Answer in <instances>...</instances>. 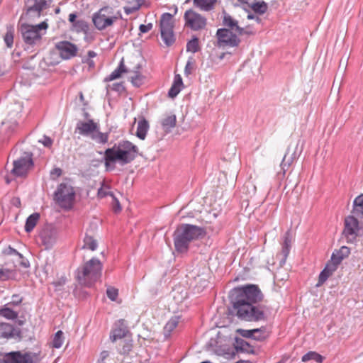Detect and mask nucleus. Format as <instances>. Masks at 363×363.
Masks as SVG:
<instances>
[{"instance_id":"27","label":"nucleus","mask_w":363,"mask_h":363,"mask_svg":"<svg viewBox=\"0 0 363 363\" xmlns=\"http://www.w3.org/2000/svg\"><path fill=\"white\" fill-rule=\"evenodd\" d=\"M123 72H128V71L125 69V67L123 63V60H122L120 62L119 66L115 70H113L108 76L105 77L104 82H108L118 79L121 76V74Z\"/></svg>"},{"instance_id":"32","label":"nucleus","mask_w":363,"mask_h":363,"mask_svg":"<svg viewBox=\"0 0 363 363\" xmlns=\"http://www.w3.org/2000/svg\"><path fill=\"white\" fill-rule=\"evenodd\" d=\"M179 318V316H174L166 323L164 328L165 337L169 336L172 331L178 325Z\"/></svg>"},{"instance_id":"44","label":"nucleus","mask_w":363,"mask_h":363,"mask_svg":"<svg viewBox=\"0 0 363 363\" xmlns=\"http://www.w3.org/2000/svg\"><path fill=\"white\" fill-rule=\"evenodd\" d=\"M97 195L99 198H104L107 196H110L111 197L114 196L112 192L110 191V186L108 185L102 184L101 186L99 189Z\"/></svg>"},{"instance_id":"22","label":"nucleus","mask_w":363,"mask_h":363,"mask_svg":"<svg viewBox=\"0 0 363 363\" xmlns=\"http://www.w3.org/2000/svg\"><path fill=\"white\" fill-rule=\"evenodd\" d=\"M127 328L124 324L123 320H119L115 325V328L113 329L110 338L113 342L116 341L117 340L122 339L124 337L127 333Z\"/></svg>"},{"instance_id":"23","label":"nucleus","mask_w":363,"mask_h":363,"mask_svg":"<svg viewBox=\"0 0 363 363\" xmlns=\"http://www.w3.org/2000/svg\"><path fill=\"white\" fill-rule=\"evenodd\" d=\"M182 78L179 74H176L174 78L173 84L168 92L169 96L171 98H174L182 91Z\"/></svg>"},{"instance_id":"6","label":"nucleus","mask_w":363,"mask_h":363,"mask_svg":"<svg viewBox=\"0 0 363 363\" xmlns=\"http://www.w3.org/2000/svg\"><path fill=\"white\" fill-rule=\"evenodd\" d=\"M75 196L73 186L67 182L60 183L54 194L56 203L64 209H70L73 206Z\"/></svg>"},{"instance_id":"41","label":"nucleus","mask_w":363,"mask_h":363,"mask_svg":"<svg viewBox=\"0 0 363 363\" xmlns=\"http://www.w3.org/2000/svg\"><path fill=\"white\" fill-rule=\"evenodd\" d=\"M291 249V239L289 236V233L284 237V240L282 245L281 255H283L284 261L286 260Z\"/></svg>"},{"instance_id":"48","label":"nucleus","mask_w":363,"mask_h":363,"mask_svg":"<svg viewBox=\"0 0 363 363\" xmlns=\"http://www.w3.org/2000/svg\"><path fill=\"white\" fill-rule=\"evenodd\" d=\"M88 58L86 60H83V62H86L88 64L89 68L92 69L95 66V63L93 61L92 58L96 56V53L93 50H89L88 52Z\"/></svg>"},{"instance_id":"43","label":"nucleus","mask_w":363,"mask_h":363,"mask_svg":"<svg viewBox=\"0 0 363 363\" xmlns=\"http://www.w3.org/2000/svg\"><path fill=\"white\" fill-rule=\"evenodd\" d=\"M64 342L63 333L61 330L57 331L53 337L52 347L55 348H60Z\"/></svg>"},{"instance_id":"20","label":"nucleus","mask_w":363,"mask_h":363,"mask_svg":"<svg viewBox=\"0 0 363 363\" xmlns=\"http://www.w3.org/2000/svg\"><path fill=\"white\" fill-rule=\"evenodd\" d=\"M223 24L227 29L235 31L240 35L244 33V28L239 26L238 21L226 13H223Z\"/></svg>"},{"instance_id":"12","label":"nucleus","mask_w":363,"mask_h":363,"mask_svg":"<svg viewBox=\"0 0 363 363\" xmlns=\"http://www.w3.org/2000/svg\"><path fill=\"white\" fill-rule=\"evenodd\" d=\"M57 230L52 225H46L42 229L39 238L46 250L51 249L57 240Z\"/></svg>"},{"instance_id":"58","label":"nucleus","mask_w":363,"mask_h":363,"mask_svg":"<svg viewBox=\"0 0 363 363\" xmlns=\"http://www.w3.org/2000/svg\"><path fill=\"white\" fill-rule=\"evenodd\" d=\"M109 353L108 351H103L100 354V358L97 363H106L105 360L108 357Z\"/></svg>"},{"instance_id":"34","label":"nucleus","mask_w":363,"mask_h":363,"mask_svg":"<svg viewBox=\"0 0 363 363\" xmlns=\"http://www.w3.org/2000/svg\"><path fill=\"white\" fill-rule=\"evenodd\" d=\"M323 359L324 358L322 355L314 351H310L307 352L301 358V360L303 362H306L310 360H313L317 363H322Z\"/></svg>"},{"instance_id":"4","label":"nucleus","mask_w":363,"mask_h":363,"mask_svg":"<svg viewBox=\"0 0 363 363\" xmlns=\"http://www.w3.org/2000/svg\"><path fill=\"white\" fill-rule=\"evenodd\" d=\"M75 132L89 138L99 144H105L108 140V133H101L99 124L91 119L87 121H79L77 123Z\"/></svg>"},{"instance_id":"7","label":"nucleus","mask_w":363,"mask_h":363,"mask_svg":"<svg viewBox=\"0 0 363 363\" xmlns=\"http://www.w3.org/2000/svg\"><path fill=\"white\" fill-rule=\"evenodd\" d=\"M48 23L42 22L38 25L23 24L20 30L24 42L28 45H36L41 40V38L46 33Z\"/></svg>"},{"instance_id":"39","label":"nucleus","mask_w":363,"mask_h":363,"mask_svg":"<svg viewBox=\"0 0 363 363\" xmlns=\"http://www.w3.org/2000/svg\"><path fill=\"white\" fill-rule=\"evenodd\" d=\"M200 49L199 38L194 36L191 40L186 43V51L196 53Z\"/></svg>"},{"instance_id":"17","label":"nucleus","mask_w":363,"mask_h":363,"mask_svg":"<svg viewBox=\"0 0 363 363\" xmlns=\"http://www.w3.org/2000/svg\"><path fill=\"white\" fill-rule=\"evenodd\" d=\"M21 337V330L14 328L12 325L0 322V339H20Z\"/></svg>"},{"instance_id":"31","label":"nucleus","mask_w":363,"mask_h":363,"mask_svg":"<svg viewBox=\"0 0 363 363\" xmlns=\"http://www.w3.org/2000/svg\"><path fill=\"white\" fill-rule=\"evenodd\" d=\"M40 218V214L34 213L29 216L26 221L25 230L27 233H30L35 227L38 220Z\"/></svg>"},{"instance_id":"52","label":"nucleus","mask_w":363,"mask_h":363,"mask_svg":"<svg viewBox=\"0 0 363 363\" xmlns=\"http://www.w3.org/2000/svg\"><path fill=\"white\" fill-rule=\"evenodd\" d=\"M52 142V140L46 135H44L42 139L39 140V143L43 144V145L47 147H50Z\"/></svg>"},{"instance_id":"19","label":"nucleus","mask_w":363,"mask_h":363,"mask_svg":"<svg viewBox=\"0 0 363 363\" xmlns=\"http://www.w3.org/2000/svg\"><path fill=\"white\" fill-rule=\"evenodd\" d=\"M174 242L176 250L180 253L186 252L191 242L189 239L184 236L179 228L174 233Z\"/></svg>"},{"instance_id":"54","label":"nucleus","mask_w":363,"mask_h":363,"mask_svg":"<svg viewBox=\"0 0 363 363\" xmlns=\"http://www.w3.org/2000/svg\"><path fill=\"white\" fill-rule=\"evenodd\" d=\"M22 301V298H21L18 295H13L12 296V301L9 303H11V306H18Z\"/></svg>"},{"instance_id":"25","label":"nucleus","mask_w":363,"mask_h":363,"mask_svg":"<svg viewBox=\"0 0 363 363\" xmlns=\"http://www.w3.org/2000/svg\"><path fill=\"white\" fill-rule=\"evenodd\" d=\"M149 123L145 118H141L137 124L136 136L140 140H145L149 130Z\"/></svg>"},{"instance_id":"37","label":"nucleus","mask_w":363,"mask_h":363,"mask_svg":"<svg viewBox=\"0 0 363 363\" xmlns=\"http://www.w3.org/2000/svg\"><path fill=\"white\" fill-rule=\"evenodd\" d=\"M48 0H34V4L30 6L28 11H35L40 13L48 7Z\"/></svg>"},{"instance_id":"18","label":"nucleus","mask_w":363,"mask_h":363,"mask_svg":"<svg viewBox=\"0 0 363 363\" xmlns=\"http://www.w3.org/2000/svg\"><path fill=\"white\" fill-rule=\"evenodd\" d=\"M238 331H240L242 337L252 338L255 340H263L268 337V333L264 327L252 330L240 329Z\"/></svg>"},{"instance_id":"60","label":"nucleus","mask_w":363,"mask_h":363,"mask_svg":"<svg viewBox=\"0 0 363 363\" xmlns=\"http://www.w3.org/2000/svg\"><path fill=\"white\" fill-rule=\"evenodd\" d=\"M256 0H238L240 4L250 6Z\"/></svg>"},{"instance_id":"16","label":"nucleus","mask_w":363,"mask_h":363,"mask_svg":"<svg viewBox=\"0 0 363 363\" xmlns=\"http://www.w3.org/2000/svg\"><path fill=\"white\" fill-rule=\"evenodd\" d=\"M3 360L4 363H33V357L29 353L19 351L5 354Z\"/></svg>"},{"instance_id":"28","label":"nucleus","mask_w":363,"mask_h":363,"mask_svg":"<svg viewBox=\"0 0 363 363\" xmlns=\"http://www.w3.org/2000/svg\"><path fill=\"white\" fill-rule=\"evenodd\" d=\"M177 123L176 116L171 114L165 116L161 121L163 129L169 133L175 127Z\"/></svg>"},{"instance_id":"55","label":"nucleus","mask_w":363,"mask_h":363,"mask_svg":"<svg viewBox=\"0 0 363 363\" xmlns=\"http://www.w3.org/2000/svg\"><path fill=\"white\" fill-rule=\"evenodd\" d=\"M131 349H132V344L128 342H125L124 343V345L123 346V348L121 350V353L127 354L131 350Z\"/></svg>"},{"instance_id":"29","label":"nucleus","mask_w":363,"mask_h":363,"mask_svg":"<svg viewBox=\"0 0 363 363\" xmlns=\"http://www.w3.org/2000/svg\"><path fill=\"white\" fill-rule=\"evenodd\" d=\"M352 213L357 217H363V194L354 200Z\"/></svg>"},{"instance_id":"3","label":"nucleus","mask_w":363,"mask_h":363,"mask_svg":"<svg viewBox=\"0 0 363 363\" xmlns=\"http://www.w3.org/2000/svg\"><path fill=\"white\" fill-rule=\"evenodd\" d=\"M102 268V263L99 259H91L77 269L76 277L79 283L85 286H91L101 278Z\"/></svg>"},{"instance_id":"45","label":"nucleus","mask_w":363,"mask_h":363,"mask_svg":"<svg viewBox=\"0 0 363 363\" xmlns=\"http://www.w3.org/2000/svg\"><path fill=\"white\" fill-rule=\"evenodd\" d=\"M242 189L245 193L250 196H254L257 191V187L252 182H247Z\"/></svg>"},{"instance_id":"14","label":"nucleus","mask_w":363,"mask_h":363,"mask_svg":"<svg viewBox=\"0 0 363 363\" xmlns=\"http://www.w3.org/2000/svg\"><path fill=\"white\" fill-rule=\"evenodd\" d=\"M23 106L21 104H15L12 108L10 110L9 114V118L2 123V125L4 128H11L13 130L15 127L18 125V121L21 118V111Z\"/></svg>"},{"instance_id":"1","label":"nucleus","mask_w":363,"mask_h":363,"mask_svg":"<svg viewBox=\"0 0 363 363\" xmlns=\"http://www.w3.org/2000/svg\"><path fill=\"white\" fill-rule=\"evenodd\" d=\"M262 298L261 291L255 285H247L239 289L233 303L237 316L246 321L266 320L267 307L264 305H257Z\"/></svg>"},{"instance_id":"40","label":"nucleus","mask_w":363,"mask_h":363,"mask_svg":"<svg viewBox=\"0 0 363 363\" xmlns=\"http://www.w3.org/2000/svg\"><path fill=\"white\" fill-rule=\"evenodd\" d=\"M83 248L94 251L97 248V242L91 235H86L84 239Z\"/></svg>"},{"instance_id":"13","label":"nucleus","mask_w":363,"mask_h":363,"mask_svg":"<svg viewBox=\"0 0 363 363\" xmlns=\"http://www.w3.org/2000/svg\"><path fill=\"white\" fill-rule=\"evenodd\" d=\"M55 47L63 60H69L75 57L78 51L76 45L66 40L57 42Z\"/></svg>"},{"instance_id":"49","label":"nucleus","mask_w":363,"mask_h":363,"mask_svg":"<svg viewBox=\"0 0 363 363\" xmlns=\"http://www.w3.org/2000/svg\"><path fill=\"white\" fill-rule=\"evenodd\" d=\"M72 27L76 31L79 32L86 28V24L85 21L79 20L74 22V23L72 24Z\"/></svg>"},{"instance_id":"15","label":"nucleus","mask_w":363,"mask_h":363,"mask_svg":"<svg viewBox=\"0 0 363 363\" xmlns=\"http://www.w3.org/2000/svg\"><path fill=\"white\" fill-rule=\"evenodd\" d=\"M179 230L184 234V236L191 242L200 237L205 235V230L203 228L190 224H183L179 228Z\"/></svg>"},{"instance_id":"2","label":"nucleus","mask_w":363,"mask_h":363,"mask_svg":"<svg viewBox=\"0 0 363 363\" xmlns=\"http://www.w3.org/2000/svg\"><path fill=\"white\" fill-rule=\"evenodd\" d=\"M138 147L128 140H121L104 152V163L107 170L113 169L118 164L124 166L137 157Z\"/></svg>"},{"instance_id":"38","label":"nucleus","mask_w":363,"mask_h":363,"mask_svg":"<svg viewBox=\"0 0 363 363\" xmlns=\"http://www.w3.org/2000/svg\"><path fill=\"white\" fill-rule=\"evenodd\" d=\"M250 7L257 13L263 14L267 10V4L262 1H254Z\"/></svg>"},{"instance_id":"11","label":"nucleus","mask_w":363,"mask_h":363,"mask_svg":"<svg viewBox=\"0 0 363 363\" xmlns=\"http://www.w3.org/2000/svg\"><path fill=\"white\" fill-rule=\"evenodd\" d=\"M218 45L220 47H236L240 43V39L232 30L227 28H220L217 30Z\"/></svg>"},{"instance_id":"30","label":"nucleus","mask_w":363,"mask_h":363,"mask_svg":"<svg viewBox=\"0 0 363 363\" xmlns=\"http://www.w3.org/2000/svg\"><path fill=\"white\" fill-rule=\"evenodd\" d=\"M18 313L11 308V303L5 304L0 309V315L8 320H14L18 317Z\"/></svg>"},{"instance_id":"35","label":"nucleus","mask_w":363,"mask_h":363,"mask_svg":"<svg viewBox=\"0 0 363 363\" xmlns=\"http://www.w3.org/2000/svg\"><path fill=\"white\" fill-rule=\"evenodd\" d=\"M289 150H288L287 152L285 154L281 164V169L284 171V174L297 157L296 151H294L291 156H288Z\"/></svg>"},{"instance_id":"24","label":"nucleus","mask_w":363,"mask_h":363,"mask_svg":"<svg viewBox=\"0 0 363 363\" xmlns=\"http://www.w3.org/2000/svg\"><path fill=\"white\" fill-rule=\"evenodd\" d=\"M336 269L337 267H335V264H333L330 262L328 263L325 267V269L320 273L318 281L316 284V286H320L333 274V272L336 270Z\"/></svg>"},{"instance_id":"62","label":"nucleus","mask_w":363,"mask_h":363,"mask_svg":"<svg viewBox=\"0 0 363 363\" xmlns=\"http://www.w3.org/2000/svg\"><path fill=\"white\" fill-rule=\"evenodd\" d=\"M248 19H255L257 23H259L261 21V19L257 16H255L254 14H248L247 15Z\"/></svg>"},{"instance_id":"46","label":"nucleus","mask_w":363,"mask_h":363,"mask_svg":"<svg viewBox=\"0 0 363 363\" xmlns=\"http://www.w3.org/2000/svg\"><path fill=\"white\" fill-rule=\"evenodd\" d=\"M14 273L12 270L5 268H0V280L6 281L12 279Z\"/></svg>"},{"instance_id":"64","label":"nucleus","mask_w":363,"mask_h":363,"mask_svg":"<svg viewBox=\"0 0 363 363\" xmlns=\"http://www.w3.org/2000/svg\"><path fill=\"white\" fill-rule=\"evenodd\" d=\"M253 33H254V32L251 29L247 28H244V33H242V35H244V34L252 35Z\"/></svg>"},{"instance_id":"59","label":"nucleus","mask_w":363,"mask_h":363,"mask_svg":"<svg viewBox=\"0 0 363 363\" xmlns=\"http://www.w3.org/2000/svg\"><path fill=\"white\" fill-rule=\"evenodd\" d=\"M113 90L116 91H121L123 90L124 87L122 85V84L121 83H114L113 84V88H112Z\"/></svg>"},{"instance_id":"10","label":"nucleus","mask_w":363,"mask_h":363,"mask_svg":"<svg viewBox=\"0 0 363 363\" xmlns=\"http://www.w3.org/2000/svg\"><path fill=\"white\" fill-rule=\"evenodd\" d=\"M184 18L185 26L193 30H202L206 27V18L192 9L186 11Z\"/></svg>"},{"instance_id":"21","label":"nucleus","mask_w":363,"mask_h":363,"mask_svg":"<svg viewBox=\"0 0 363 363\" xmlns=\"http://www.w3.org/2000/svg\"><path fill=\"white\" fill-rule=\"evenodd\" d=\"M350 254V249L347 246H342L338 250L333 252L330 263L335 264V267L341 263V262Z\"/></svg>"},{"instance_id":"51","label":"nucleus","mask_w":363,"mask_h":363,"mask_svg":"<svg viewBox=\"0 0 363 363\" xmlns=\"http://www.w3.org/2000/svg\"><path fill=\"white\" fill-rule=\"evenodd\" d=\"M4 41L8 48H11L13 43V34L8 32L4 37Z\"/></svg>"},{"instance_id":"5","label":"nucleus","mask_w":363,"mask_h":363,"mask_svg":"<svg viewBox=\"0 0 363 363\" xmlns=\"http://www.w3.org/2000/svg\"><path fill=\"white\" fill-rule=\"evenodd\" d=\"M121 18V13L118 10L111 6H104L94 13L92 21L95 27L102 30L112 26Z\"/></svg>"},{"instance_id":"33","label":"nucleus","mask_w":363,"mask_h":363,"mask_svg":"<svg viewBox=\"0 0 363 363\" xmlns=\"http://www.w3.org/2000/svg\"><path fill=\"white\" fill-rule=\"evenodd\" d=\"M216 0H194V4L203 11L211 10Z\"/></svg>"},{"instance_id":"47","label":"nucleus","mask_w":363,"mask_h":363,"mask_svg":"<svg viewBox=\"0 0 363 363\" xmlns=\"http://www.w3.org/2000/svg\"><path fill=\"white\" fill-rule=\"evenodd\" d=\"M106 294H107L108 298L110 300L114 301L116 300V298L118 297V291L117 289H116L114 287L109 286L106 289Z\"/></svg>"},{"instance_id":"9","label":"nucleus","mask_w":363,"mask_h":363,"mask_svg":"<svg viewBox=\"0 0 363 363\" xmlns=\"http://www.w3.org/2000/svg\"><path fill=\"white\" fill-rule=\"evenodd\" d=\"M356 217L357 216L353 214L345 218L343 234L349 242H353L356 240L359 230L362 229L359 220Z\"/></svg>"},{"instance_id":"8","label":"nucleus","mask_w":363,"mask_h":363,"mask_svg":"<svg viewBox=\"0 0 363 363\" xmlns=\"http://www.w3.org/2000/svg\"><path fill=\"white\" fill-rule=\"evenodd\" d=\"M13 167L11 173L16 177H22L27 174L28 170L33 166L32 154L24 152L23 155L13 161Z\"/></svg>"},{"instance_id":"56","label":"nucleus","mask_w":363,"mask_h":363,"mask_svg":"<svg viewBox=\"0 0 363 363\" xmlns=\"http://www.w3.org/2000/svg\"><path fill=\"white\" fill-rule=\"evenodd\" d=\"M112 199H113L112 205H113V208L114 211L116 212L121 211V206L120 205L119 201L115 196H113Z\"/></svg>"},{"instance_id":"36","label":"nucleus","mask_w":363,"mask_h":363,"mask_svg":"<svg viewBox=\"0 0 363 363\" xmlns=\"http://www.w3.org/2000/svg\"><path fill=\"white\" fill-rule=\"evenodd\" d=\"M160 32L162 40L167 45L173 44L175 40L173 30H161Z\"/></svg>"},{"instance_id":"61","label":"nucleus","mask_w":363,"mask_h":363,"mask_svg":"<svg viewBox=\"0 0 363 363\" xmlns=\"http://www.w3.org/2000/svg\"><path fill=\"white\" fill-rule=\"evenodd\" d=\"M76 18H77V15L75 13H70L69 15V22L72 23V24H74V22L77 21H76Z\"/></svg>"},{"instance_id":"26","label":"nucleus","mask_w":363,"mask_h":363,"mask_svg":"<svg viewBox=\"0 0 363 363\" xmlns=\"http://www.w3.org/2000/svg\"><path fill=\"white\" fill-rule=\"evenodd\" d=\"M174 21L173 16L169 13H164L162 15L160 19L161 30H173Z\"/></svg>"},{"instance_id":"63","label":"nucleus","mask_w":363,"mask_h":363,"mask_svg":"<svg viewBox=\"0 0 363 363\" xmlns=\"http://www.w3.org/2000/svg\"><path fill=\"white\" fill-rule=\"evenodd\" d=\"M9 254H12V255H18L19 257H21V254H20L17 250H16L15 249H13L11 247H9Z\"/></svg>"},{"instance_id":"57","label":"nucleus","mask_w":363,"mask_h":363,"mask_svg":"<svg viewBox=\"0 0 363 363\" xmlns=\"http://www.w3.org/2000/svg\"><path fill=\"white\" fill-rule=\"evenodd\" d=\"M152 23H148L146 25L141 24L139 27V29L141 33H147L149 30H150L152 29Z\"/></svg>"},{"instance_id":"53","label":"nucleus","mask_w":363,"mask_h":363,"mask_svg":"<svg viewBox=\"0 0 363 363\" xmlns=\"http://www.w3.org/2000/svg\"><path fill=\"white\" fill-rule=\"evenodd\" d=\"M61 174H62V169L59 167H55V168L52 169L50 172V177L52 179H56V178L59 177L60 176H61Z\"/></svg>"},{"instance_id":"50","label":"nucleus","mask_w":363,"mask_h":363,"mask_svg":"<svg viewBox=\"0 0 363 363\" xmlns=\"http://www.w3.org/2000/svg\"><path fill=\"white\" fill-rule=\"evenodd\" d=\"M194 68V59L192 57H190L188 61L186 62L185 69H184V74L188 76L190 74H191V72Z\"/></svg>"},{"instance_id":"42","label":"nucleus","mask_w":363,"mask_h":363,"mask_svg":"<svg viewBox=\"0 0 363 363\" xmlns=\"http://www.w3.org/2000/svg\"><path fill=\"white\" fill-rule=\"evenodd\" d=\"M132 84L137 87H139L143 84L144 77L138 70L133 72V74L130 77Z\"/></svg>"}]
</instances>
